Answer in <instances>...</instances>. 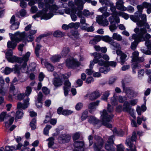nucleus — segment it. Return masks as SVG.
Wrapping results in <instances>:
<instances>
[{
    "label": "nucleus",
    "instance_id": "f257e3e1",
    "mask_svg": "<svg viewBox=\"0 0 151 151\" xmlns=\"http://www.w3.org/2000/svg\"><path fill=\"white\" fill-rule=\"evenodd\" d=\"M54 1V0H44V1L46 3V8L33 15L32 17L35 19L41 16V19L47 20L51 19L54 15L56 14V11L59 8L55 4H53Z\"/></svg>",
    "mask_w": 151,
    "mask_h": 151
},
{
    "label": "nucleus",
    "instance_id": "f03ea898",
    "mask_svg": "<svg viewBox=\"0 0 151 151\" xmlns=\"http://www.w3.org/2000/svg\"><path fill=\"white\" fill-rule=\"evenodd\" d=\"M134 31L136 34H133L132 37V38L134 40V41L132 43L131 46V48L133 50H135L139 42L144 41L151 37L150 35L147 33L145 28H142L139 29L137 28H136L134 29Z\"/></svg>",
    "mask_w": 151,
    "mask_h": 151
},
{
    "label": "nucleus",
    "instance_id": "7ed1b4c3",
    "mask_svg": "<svg viewBox=\"0 0 151 151\" xmlns=\"http://www.w3.org/2000/svg\"><path fill=\"white\" fill-rule=\"evenodd\" d=\"M69 77V76L67 74H61L58 78H54L53 81V84L56 87L61 86L63 81H65L63 89L64 95L65 96L68 94V92L71 87V84L69 81L67 80Z\"/></svg>",
    "mask_w": 151,
    "mask_h": 151
},
{
    "label": "nucleus",
    "instance_id": "20e7f679",
    "mask_svg": "<svg viewBox=\"0 0 151 151\" xmlns=\"http://www.w3.org/2000/svg\"><path fill=\"white\" fill-rule=\"evenodd\" d=\"M107 110L108 113L106 109H104L102 111L100 112L101 119L104 126L109 128H111L112 125L108 123L111 122V119L114 116L113 114L111 113L114 110L113 107L110 104H108Z\"/></svg>",
    "mask_w": 151,
    "mask_h": 151
},
{
    "label": "nucleus",
    "instance_id": "39448f33",
    "mask_svg": "<svg viewBox=\"0 0 151 151\" xmlns=\"http://www.w3.org/2000/svg\"><path fill=\"white\" fill-rule=\"evenodd\" d=\"M30 55V52H27L23 56V62L21 68L22 72L27 73L28 71L34 70L35 68V65L34 63H31L28 67H27V62L28 60Z\"/></svg>",
    "mask_w": 151,
    "mask_h": 151
},
{
    "label": "nucleus",
    "instance_id": "423d86ee",
    "mask_svg": "<svg viewBox=\"0 0 151 151\" xmlns=\"http://www.w3.org/2000/svg\"><path fill=\"white\" fill-rule=\"evenodd\" d=\"M130 19L134 22L137 23L138 27H141L145 24L146 21V16L145 14H139L137 15H131L129 16Z\"/></svg>",
    "mask_w": 151,
    "mask_h": 151
},
{
    "label": "nucleus",
    "instance_id": "0eeeda50",
    "mask_svg": "<svg viewBox=\"0 0 151 151\" xmlns=\"http://www.w3.org/2000/svg\"><path fill=\"white\" fill-rule=\"evenodd\" d=\"M32 92V88L29 86L27 87L25 92L26 97H27L26 100L24 101L23 104L21 102H18L17 104V108L18 109H25L27 108L29 105V99L28 96L30 95Z\"/></svg>",
    "mask_w": 151,
    "mask_h": 151
},
{
    "label": "nucleus",
    "instance_id": "6e6552de",
    "mask_svg": "<svg viewBox=\"0 0 151 151\" xmlns=\"http://www.w3.org/2000/svg\"><path fill=\"white\" fill-rule=\"evenodd\" d=\"M137 139L136 133L134 132L132 137H128L126 140V144L129 148V150L130 151H136V147L133 143V142L136 141Z\"/></svg>",
    "mask_w": 151,
    "mask_h": 151
},
{
    "label": "nucleus",
    "instance_id": "1a4fd4ad",
    "mask_svg": "<svg viewBox=\"0 0 151 151\" xmlns=\"http://www.w3.org/2000/svg\"><path fill=\"white\" fill-rule=\"evenodd\" d=\"M12 50H8L7 52L6 53V58L9 62L14 63L18 62L21 63H23V57L22 58H18L16 56L12 55Z\"/></svg>",
    "mask_w": 151,
    "mask_h": 151
},
{
    "label": "nucleus",
    "instance_id": "9d476101",
    "mask_svg": "<svg viewBox=\"0 0 151 151\" xmlns=\"http://www.w3.org/2000/svg\"><path fill=\"white\" fill-rule=\"evenodd\" d=\"M95 142L93 145L94 151H100L103 147L104 141L100 137L96 136L94 137Z\"/></svg>",
    "mask_w": 151,
    "mask_h": 151
},
{
    "label": "nucleus",
    "instance_id": "9b49d317",
    "mask_svg": "<svg viewBox=\"0 0 151 151\" xmlns=\"http://www.w3.org/2000/svg\"><path fill=\"white\" fill-rule=\"evenodd\" d=\"M66 66L69 68H73L78 67L81 65V63L76 58H68L66 60Z\"/></svg>",
    "mask_w": 151,
    "mask_h": 151
},
{
    "label": "nucleus",
    "instance_id": "f8f14e48",
    "mask_svg": "<svg viewBox=\"0 0 151 151\" xmlns=\"http://www.w3.org/2000/svg\"><path fill=\"white\" fill-rule=\"evenodd\" d=\"M9 35L11 40H15L16 42H19L21 41V38L24 37V32L20 33L19 31H17L14 35L11 33H9Z\"/></svg>",
    "mask_w": 151,
    "mask_h": 151
},
{
    "label": "nucleus",
    "instance_id": "ddd939ff",
    "mask_svg": "<svg viewBox=\"0 0 151 151\" xmlns=\"http://www.w3.org/2000/svg\"><path fill=\"white\" fill-rule=\"evenodd\" d=\"M123 111L129 113L134 119L136 118V116L134 113V109L130 106V103L128 102L125 101L124 102L123 107Z\"/></svg>",
    "mask_w": 151,
    "mask_h": 151
},
{
    "label": "nucleus",
    "instance_id": "4468645a",
    "mask_svg": "<svg viewBox=\"0 0 151 151\" xmlns=\"http://www.w3.org/2000/svg\"><path fill=\"white\" fill-rule=\"evenodd\" d=\"M65 13L68 14H70L72 21H76L77 19V10L73 9L70 10L69 8H67L64 9Z\"/></svg>",
    "mask_w": 151,
    "mask_h": 151
},
{
    "label": "nucleus",
    "instance_id": "2eb2a0df",
    "mask_svg": "<svg viewBox=\"0 0 151 151\" xmlns=\"http://www.w3.org/2000/svg\"><path fill=\"white\" fill-rule=\"evenodd\" d=\"M122 16L125 19H127L129 17V15L126 13L122 12H118L114 13L112 15V17L117 23H119L120 20L119 18L117 15Z\"/></svg>",
    "mask_w": 151,
    "mask_h": 151
},
{
    "label": "nucleus",
    "instance_id": "dca6fc26",
    "mask_svg": "<svg viewBox=\"0 0 151 151\" xmlns=\"http://www.w3.org/2000/svg\"><path fill=\"white\" fill-rule=\"evenodd\" d=\"M70 139V137L69 134H61L58 138V141L60 144H64L68 142Z\"/></svg>",
    "mask_w": 151,
    "mask_h": 151
},
{
    "label": "nucleus",
    "instance_id": "f3484780",
    "mask_svg": "<svg viewBox=\"0 0 151 151\" xmlns=\"http://www.w3.org/2000/svg\"><path fill=\"white\" fill-rule=\"evenodd\" d=\"M84 142L83 141H77L74 142L73 151H84Z\"/></svg>",
    "mask_w": 151,
    "mask_h": 151
},
{
    "label": "nucleus",
    "instance_id": "a211bd4d",
    "mask_svg": "<svg viewBox=\"0 0 151 151\" xmlns=\"http://www.w3.org/2000/svg\"><path fill=\"white\" fill-rule=\"evenodd\" d=\"M20 68L19 66L17 65H15L14 67L12 68H11L8 67H6L4 70V73L6 75H8L10 73L13 71H15V73H19Z\"/></svg>",
    "mask_w": 151,
    "mask_h": 151
},
{
    "label": "nucleus",
    "instance_id": "6ab92c4d",
    "mask_svg": "<svg viewBox=\"0 0 151 151\" xmlns=\"http://www.w3.org/2000/svg\"><path fill=\"white\" fill-rule=\"evenodd\" d=\"M122 87L124 92L129 97H132L134 95V92L131 88L129 87L125 88V84L123 81H122Z\"/></svg>",
    "mask_w": 151,
    "mask_h": 151
},
{
    "label": "nucleus",
    "instance_id": "aec40b11",
    "mask_svg": "<svg viewBox=\"0 0 151 151\" xmlns=\"http://www.w3.org/2000/svg\"><path fill=\"white\" fill-rule=\"evenodd\" d=\"M96 21L99 24L103 26H107L109 24V22L105 18H103L102 16L98 17Z\"/></svg>",
    "mask_w": 151,
    "mask_h": 151
},
{
    "label": "nucleus",
    "instance_id": "412c9836",
    "mask_svg": "<svg viewBox=\"0 0 151 151\" xmlns=\"http://www.w3.org/2000/svg\"><path fill=\"white\" fill-rule=\"evenodd\" d=\"M87 1L88 3L90 2V0H75L74 2L75 4L77 6L78 8L81 10H82L83 8V5L85 2Z\"/></svg>",
    "mask_w": 151,
    "mask_h": 151
},
{
    "label": "nucleus",
    "instance_id": "4be33fe9",
    "mask_svg": "<svg viewBox=\"0 0 151 151\" xmlns=\"http://www.w3.org/2000/svg\"><path fill=\"white\" fill-rule=\"evenodd\" d=\"M99 102V101H97L96 102H93L90 103L88 106V108L89 109V112L92 113L94 111L97 106H98Z\"/></svg>",
    "mask_w": 151,
    "mask_h": 151
},
{
    "label": "nucleus",
    "instance_id": "5701e85b",
    "mask_svg": "<svg viewBox=\"0 0 151 151\" xmlns=\"http://www.w3.org/2000/svg\"><path fill=\"white\" fill-rule=\"evenodd\" d=\"M123 2L122 0H119L116 3V6L117 9L119 10L125 11L127 10L126 7L123 5Z\"/></svg>",
    "mask_w": 151,
    "mask_h": 151
},
{
    "label": "nucleus",
    "instance_id": "b1692460",
    "mask_svg": "<svg viewBox=\"0 0 151 151\" xmlns=\"http://www.w3.org/2000/svg\"><path fill=\"white\" fill-rule=\"evenodd\" d=\"M79 10L77 12V16L81 18L80 23L82 24H85L86 25H89L87 23H86V19L84 17H82V13L81 11L82 10H81L79 9Z\"/></svg>",
    "mask_w": 151,
    "mask_h": 151
},
{
    "label": "nucleus",
    "instance_id": "393cba45",
    "mask_svg": "<svg viewBox=\"0 0 151 151\" xmlns=\"http://www.w3.org/2000/svg\"><path fill=\"white\" fill-rule=\"evenodd\" d=\"M88 121L91 124L96 125L99 124L100 122L99 120L97 119L95 117L93 116H90L88 118Z\"/></svg>",
    "mask_w": 151,
    "mask_h": 151
},
{
    "label": "nucleus",
    "instance_id": "a878e982",
    "mask_svg": "<svg viewBox=\"0 0 151 151\" xmlns=\"http://www.w3.org/2000/svg\"><path fill=\"white\" fill-rule=\"evenodd\" d=\"M41 63L42 64H44L49 71L52 72L54 70V67L51 64L45 60L44 61V60H42Z\"/></svg>",
    "mask_w": 151,
    "mask_h": 151
},
{
    "label": "nucleus",
    "instance_id": "bb28decb",
    "mask_svg": "<svg viewBox=\"0 0 151 151\" xmlns=\"http://www.w3.org/2000/svg\"><path fill=\"white\" fill-rule=\"evenodd\" d=\"M24 32V37L21 38V41L22 40L23 42L26 43L27 42H32L33 40V36L29 35L27 37L25 36V32Z\"/></svg>",
    "mask_w": 151,
    "mask_h": 151
},
{
    "label": "nucleus",
    "instance_id": "cd10ccee",
    "mask_svg": "<svg viewBox=\"0 0 151 151\" xmlns=\"http://www.w3.org/2000/svg\"><path fill=\"white\" fill-rule=\"evenodd\" d=\"M112 18H113V17H112V16L109 17V20L111 24L109 26V29L111 31L113 32L116 29L117 27V24L118 23L116 22V23H115L112 21L111 19Z\"/></svg>",
    "mask_w": 151,
    "mask_h": 151
},
{
    "label": "nucleus",
    "instance_id": "c85d7f7f",
    "mask_svg": "<svg viewBox=\"0 0 151 151\" xmlns=\"http://www.w3.org/2000/svg\"><path fill=\"white\" fill-rule=\"evenodd\" d=\"M91 55H93L94 56V58L93 61L96 63H97L99 60L102 57V54L97 52H95L93 53H91Z\"/></svg>",
    "mask_w": 151,
    "mask_h": 151
},
{
    "label": "nucleus",
    "instance_id": "c756f323",
    "mask_svg": "<svg viewBox=\"0 0 151 151\" xmlns=\"http://www.w3.org/2000/svg\"><path fill=\"white\" fill-rule=\"evenodd\" d=\"M17 91L15 89V87L13 83H11L9 87V93L11 96H14L16 95Z\"/></svg>",
    "mask_w": 151,
    "mask_h": 151
},
{
    "label": "nucleus",
    "instance_id": "7c9ffc66",
    "mask_svg": "<svg viewBox=\"0 0 151 151\" xmlns=\"http://www.w3.org/2000/svg\"><path fill=\"white\" fill-rule=\"evenodd\" d=\"M100 94L98 91H95L91 93L88 96L89 99L91 100L95 99L99 97Z\"/></svg>",
    "mask_w": 151,
    "mask_h": 151
},
{
    "label": "nucleus",
    "instance_id": "2f4dec72",
    "mask_svg": "<svg viewBox=\"0 0 151 151\" xmlns=\"http://www.w3.org/2000/svg\"><path fill=\"white\" fill-rule=\"evenodd\" d=\"M17 42H18L15 41V40L9 41L7 43V47L8 48H12V50H13L16 47Z\"/></svg>",
    "mask_w": 151,
    "mask_h": 151
},
{
    "label": "nucleus",
    "instance_id": "473e14b6",
    "mask_svg": "<svg viewBox=\"0 0 151 151\" xmlns=\"http://www.w3.org/2000/svg\"><path fill=\"white\" fill-rule=\"evenodd\" d=\"M113 145L107 142L105 145V148L107 151H114L115 148Z\"/></svg>",
    "mask_w": 151,
    "mask_h": 151
},
{
    "label": "nucleus",
    "instance_id": "72a5a7b5",
    "mask_svg": "<svg viewBox=\"0 0 151 151\" xmlns=\"http://www.w3.org/2000/svg\"><path fill=\"white\" fill-rule=\"evenodd\" d=\"M110 44L111 46V47L114 50L119 49L120 48V45L116 42H114L113 40Z\"/></svg>",
    "mask_w": 151,
    "mask_h": 151
},
{
    "label": "nucleus",
    "instance_id": "f704fd0d",
    "mask_svg": "<svg viewBox=\"0 0 151 151\" xmlns=\"http://www.w3.org/2000/svg\"><path fill=\"white\" fill-rule=\"evenodd\" d=\"M110 70V68L109 66H104L100 68L99 69V71L102 73L106 74Z\"/></svg>",
    "mask_w": 151,
    "mask_h": 151
},
{
    "label": "nucleus",
    "instance_id": "c9c22d12",
    "mask_svg": "<svg viewBox=\"0 0 151 151\" xmlns=\"http://www.w3.org/2000/svg\"><path fill=\"white\" fill-rule=\"evenodd\" d=\"M61 58L60 55H54L50 58V60L53 63L57 62H59Z\"/></svg>",
    "mask_w": 151,
    "mask_h": 151
},
{
    "label": "nucleus",
    "instance_id": "e433bc0d",
    "mask_svg": "<svg viewBox=\"0 0 151 151\" xmlns=\"http://www.w3.org/2000/svg\"><path fill=\"white\" fill-rule=\"evenodd\" d=\"M10 116L8 114H7L6 112H2L0 114V121H3L5 119H7Z\"/></svg>",
    "mask_w": 151,
    "mask_h": 151
},
{
    "label": "nucleus",
    "instance_id": "4c0bfd02",
    "mask_svg": "<svg viewBox=\"0 0 151 151\" xmlns=\"http://www.w3.org/2000/svg\"><path fill=\"white\" fill-rule=\"evenodd\" d=\"M70 52L69 48L68 47L63 48L61 53V55L62 57H65Z\"/></svg>",
    "mask_w": 151,
    "mask_h": 151
},
{
    "label": "nucleus",
    "instance_id": "58836bf2",
    "mask_svg": "<svg viewBox=\"0 0 151 151\" xmlns=\"http://www.w3.org/2000/svg\"><path fill=\"white\" fill-rule=\"evenodd\" d=\"M143 5L145 8L147 9V13L150 14L151 12V4L147 2H144Z\"/></svg>",
    "mask_w": 151,
    "mask_h": 151
},
{
    "label": "nucleus",
    "instance_id": "ea45409f",
    "mask_svg": "<svg viewBox=\"0 0 151 151\" xmlns=\"http://www.w3.org/2000/svg\"><path fill=\"white\" fill-rule=\"evenodd\" d=\"M14 116L11 117L9 118L8 122H5V127L6 128H8L12 124L14 120Z\"/></svg>",
    "mask_w": 151,
    "mask_h": 151
},
{
    "label": "nucleus",
    "instance_id": "a19ab883",
    "mask_svg": "<svg viewBox=\"0 0 151 151\" xmlns=\"http://www.w3.org/2000/svg\"><path fill=\"white\" fill-rule=\"evenodd\" d=\"M139 53L137 51H136L132 53V55L131 56L132 58V62H135L137 59L139 57Z\"/></svg>",
    "mask_w": 151,
    "mask_h": 151
},
{
    "label": "nucleus",
    "instance_id": "79ce46f5",
    "mask_svg": "<svg viewBox=\"0 0 151 151\" xmlns=\"http://www.w3.org/2000/svg\"><path fill=\"white\" fill-rule=\"evenodd\" d=\"M5 88V83L4 79L1 77H0V93L3 92Z\"/></svg>",
    "mask_w": 151,
    "mask_h": 151
},
{
    "label": "nucleus",
    "instance_id": "37998d69",
    "mask_svg": "<svg viewBox=\"0 0 151 151\" xmlns=\"http://www.w3.org/2000/svg\"><path fill=\"white\" fill-rule=\"evenodd\" d=\"M23 112L22 109H19L16 113V118L17 119H20L23 116Z\"/></svg>",
    "mask_w": 151,
    "mask_h": 151
},
{
    "label": "nucleus",
    "instance_id": "c03bdc74",
    "mask_svg": "<svg viewBox=\"0 0 151 151\" xmlns=\"http://www.w3.org/2000/svg\"><path fill=\"white\" fill-rule=\"evenodd\" d=\"M55 139L53 137H50L46 139L47 141L48 142V146L49 148H51L53 146L54 143Z\"/></svg>",
    "mask_w": 151,
    "mask_h": 151
},
{
    "label": "nucleus",
    "instance_id": "a18cd8bd",
    "mask_svg": "<svg viewBox=\"0 0 151 151\" xmlns=\"http://www.w3.org/2000/svg\"><path fill=\"white\" fill-rule=\"evenodd\" d=\"M113 38L118 41H121L122 40V37L121 35L118 34L117 33H114L112 36Z\"/></svg>",
    "mask_w": 151,
    "mask_h": 151
},
{
    "label": "nucleus",
    "instance_id": "49530a36",
    "mask_svg": "<svg viewBox=\"0 0 151 151\" xmlns=\"http://www.w3.org/2000/svg\"><path fill=\"white\" fill-rule=\"evenodd\" d=\"M4 149V151H15L17 150V148H16L15 147L13 146H6Z\"/></svg>",
    "mask_w": 151,
    "mask_h": 151
},
{
    "label": "nucleus",
    "instance_id": "de8ad7c7",
    "mask_svg": "<svg viewBox=\"0 0 151 151\" xmlns=\"http://www.w3.org/2000/svg\"><path fill=\"white\" fill-rule=\"evenodd\" d=\"M101 40L106 42H108L109 44L111 43L113 39L111 37H110L108 36H106L103 37H101Z\"/></svg>",
    "mask_w": 151,
    "mask_h": 151
},
{
    "label": "nucleus",
    "instance_id": "09e8293b",
    "mask_svg": "<svg viewBox=\"0 0 151 151\" xmlns=\"http://www.w3.org/2000/svg\"><path fill=\"white\" fill-rule=\"evenodd\" d=\"M19 23L18 22L12 24L10 28L12 30H15L18 29L19 27Z\"/></svg>",
    "mask_w": 151,
    "mask_h": 151
},
{
    "label": "nucleus",
    "instance_id": "8fccbe9b",
    "mask_svg": "<svg viewBox=\"0 0 151 151\" xmlns=\"http://www.w3.org/2000/svg\"><path fill=\"white\" fill-rule=\"evenodd\" d=\"M106 5L110 6V9L112 12H114L115 10V8L113 6V4L110 1H107V2L106 3Z\"/></svg>",
    "mask_w": 151,
    "mask_h": 151
},
{
    "label": "nucleus",
    "instance_id": "3c124183",
    "mask_svg": "<svg viewBox=\"0 0 151 151\" xmlns=\"http://www.w3.org/2000/svg\"><path fill=\"white\" fill-rule=\"evenodd\" d=\"M143 5H138L137 6V8L138 9V11L135 13V14H141L142 13L143 9Z\"/></svg>",
    "mask_w": 151,
    "mask_h": 151
},
{
    "label": "nucleus",
    "instance_id": "603ef678",
    "mask_svg": "<svg viewBox=\"0 0 151 151\" xmlns=\"http://www.w3.org/2000/svg\"><path fill=\"white\" fill-rule=\"evenodd\" d=\"M36 123V120L35 118L33 119L32 121L30 122V125L32 129L34 130L36 129V126L35 124Z\"/></svg>",
    "mask_w": 151,
    "mask_h": 151
},
{
    "label": "nucleus",
    "instance_id": "864d4df0",
    "mask_svg": "<svg viewBox=\"0 0 151 151\" xmlns=\"http://www.w3.org/2000/svg\"><path fill=\"white\" fill-rule=\"evenodd\" d=\"M64 34L60 31L58 30L55 31L53 33L54 36L56 37H62Z\"/></svg>",
    "mask_w": 151,
    "mask_h": 151
},
{
    "label": "nucleus",
    "instance_id": "5fc2aeb1",
    "mask_svg": "<svg viewBox=\"0 0 151 151\" xmlns=\"http://www.w3.org/2000/svg\"><path fill=\"white\" fill-rule=\"evenodd\" d=\"M29 144V142L26 141H24V143L23 145L21 143H19L17 146V149L19 150L22 147H26V146L28 145Z\"/></svg>",
    "mask_w": 151,
    "mask_h": 151
},
{
    "label": "nucleus",
    "instance_id": "6e6d98bb",
    "mask_svg": "<svg viewBox=\"0 0 151 151\" xmlns=\"http://www.w3.org/2000/svg\"><path fill=\"white\" fill-rule=\"evenodd\" d=\"M110 102L111 104L113 106H115L117 104L118 101L114 95L110 100Z\"/></svg>",
    "mask_w": 151,
    "mask_h": 151
},
{
    "label": "nucleus",
    "instance_id": "4d7b16f0",
    "mask_svg": "<svg viewBox=\"0 0 151 151\" xmlns=\"http://www.w3.org/2000/svg\"><path fill=\"white\" fill-rule=\"evenodd\" d=\"M109 94L110 93L109 91H107L104 92L102 97V99L103 100L106 101Z\"/></svg>",
    "mask_w": 151,
    "mask_h": 151
},
{
    "label": "nucleus",
    "instance_id": "13d9d810",
    "mask_svg": "<svg viewBox=\"0 0 151 151\" xmlns=\"http://www.w3.org/2000/svg\"><path fill=\"white\" fill-rule=\"evenodd\" d=\"M120 55L121 62V64L122 65L124 64V63L125 61V59L127 57V55L126 54L123 53L121 54V55Z\"/></svg>",
    "mask_w": 151,
    "mask_h": 151
},
{
    "label": "nucleus",
    "instance_id": "bf43d9fd",
    "mask_svg": "<svg viewBox=\"0 0 151 151\" xmlns=\"http://www.w3.org/2000/svg\"><path fill=\"white\" fill-rule=\"evenodd\" d=\"M97 63L100 66H107L108 62L101 59L98 61Z\"/></svg>",
    "mask_w": 151,
    "mask_h": 151
},
{
    "label": "nucleus",
    "instance_id": "052dcab7",
    "mask_svg": "<svg viewBox=\"0 0 151 151\" xmlns=\"http://www.w3.org/2000/svg\"><path fill=\"white\" fill-rule=\"evenodd\" d=\"M19 15H18L19 18L22 17H24L26 16L27 12L26 10L24 9H22L19 12Z\"/></svg>",
    "mask_w": 151,
    "mask_h": 151
},
{
    "label": "nucleus",
    "instance_id": "680f3d73",
    "mask_svg": "<svg viewBox=\"0 0 151 151\" xmlns=\"http://www.w3.org/2000/svg\"><path fill=\"white\" fill-rule=\"evenodd\" d=\"M52 127L50 125H47L45 127L44 129V134L45 135H48L49 133V130Z\"/></svg>",
    "mask_w": 151,
    "mask_h": 151
},
{
    "label": "nucleus",
    "instance_id": "e2e57ef3",
    "mask_svg": "<svg viewBox=\"0 0 151 151\" xmlns=\"http://www.w3.org/2000/svg\"><path fill=\"white\" fill-rule=\"evenodd\" d=\"M115 139L114 136L113 135H112L111 136L109 137L108 138V141H107V143H109L111 144H114V141Z\"/></svg>",
    "mask_w": 151,
    "mask_h": 151
},
{
    "label": "nucleus",
    "instance_id": "0e129e2a",
    "mask_svg": "<svg viewBox=\"0 0 151 151\" xmlns=\"http://www.w3.org/2000/svg\"><path fill=\"white\" fill-rule=\"evenodd\" d=\"M88 111L86 110L84 111L82 113V116L81 117V119L82 120H84L86 119L88 117Z\"/></svg>",
    "mask_w": 151,
    "mask_h": 151
},
{
    "label": "nucleus",
    "instance_id": "69168bd1",
    "mask_svg": "<svg viewBox=\"0 0 151 151\" xmlns=\"http://www.w3.org/2000/svg\"><path fill=\"white\" fill-rule=\"evenodd\" d=\"M73 111L70 110H63L62 111V114L64 115H68L72 114Z\"/></svg>",
    "mask_w": 151,
    "mask_h": 151
},
{
    "label": "nucleus",
    "instance_id": "338daca9",
    "mask_svg": "<svg viewBox=\"0 0 151 151\" xmlns=\"http://www.w3.org/2000/svg\"><path fill=\"white\" fill-rule=\"evenodd\" d=\"M114 134L118 136H123L124 132L123 131L118 132L116 129H114L113 130Z\"/></svg>",
    "mask_w": 151,
    "mask_h": 151
},
{
    "label": "nucleus",
    "instance_id": "774afa93",
    "mask_svg": "<svg viewBox=\"0 0 151 151\" xmlns=\"http://www.w3.org/2000/svg\"><path fill=\"white\" fill-rule=\"evenodd\" d=\"M147 119L146 118L144 117L143 116L142 118H140L139 117H138L137 118V123L139 125L141 124L142 121H145Z\"/></svg>",
    "mask_w": 151,
    "mask_h": 151
}]
</instances>
